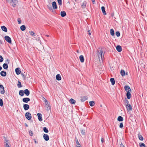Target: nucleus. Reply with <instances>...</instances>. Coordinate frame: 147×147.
Instances as JSON below:
<instances>
[{
	"label": "nucleus",
	"instance_id": "obj_1",
	"mask_svg": "<svg viewBox=\"0 0 147 147\" xmlns=\"http://www.w3.org/2000/svg\"><path fill=\"white\" fill-rule=\"evenodd\" d=\"M104 54L105 53L103 51H102V49H101V50H100V52L98 51V57L100 56L101 59H102V58L104 57Z\"/></svg>",
	"mask_w": 147,
	"mask_h": 147
},
{
	"label": "nucleus",
	"instance_id": "obj_54",
	"mask_svg": "<svg viewBox=\"0 0 147 147\" xmlns=\"http://www.w3.org/2000/svg\"><path fill=\"white\" fill-rule=\"evenodd\" d=\"M43 98H44V99L45 100V103H47V104H48V102L47 100L46 99H45L44 97H43Z\"/></svg>",
	"mask_w": 147,
	"mask_h": 147
},
{
	"label": "nucleus",
	"instance_id": "obj_2",
	"mask_svg": "<svg viewBox=\"0 0 147 147\" xmlns=\"http://www.w3.org/2000/svg\"><path fill=\"white\" fill-rule=\"evenodd\" d=\"M5 40L9 44L11 43V38L8 36H5L4 37Z\"/></svg>",
	"mask_w": 147,
	"mask_h": 147
},
{
	"label": "nucleus",
	"instance_id": "obj_11",
	"mask_svg": "<svg viewBox=\"0 0 147 147\" xmlns=\"http://www.w3.org/2000/svg\"><path fill=\"white\" fill-rule=\"evenodd\" d=\"M81 100L82 102H84L88 99V97L86 96H81L80 97Z\"/></svg>",
	"mask_w": 147,
	"mask_h": 147
},
{
	"label": "nucleus",
	"instance_id": "obj_37",
	"mask_svg": "<svg viewBox=\"0 0 147 147\" xmlns=\"http://www.w3.org/2000/svg\"><path fill=\"white\" fill-rule=\"evenodd\" d=\"M129 104H129V101L127 100L126 98H125V106H126V105H128Z\"/></svg>",
	"mask_w": 147,
	"mask_h": 147
},
{
	"label": "nucleus",
	"instance_id": "obj_59",
	"mask_svg": "<svg viewBox=\"0 0 147 147\" xmlns=\"http://www.w3.org/2000/svg\"><path fill=\"white\" fill-rule=\"evenodd\" d=\"M0 44H2L3 43L2 42V41L1 40H0Z\"/></svg>",
	"mask_w": 147,
	"mask_h": 147
},
{
	"label": "nucleus",
	"instance_id": "obj_27",
	"mask_svg": "<svg viewBox=\"0 0 147 147\" xmlns=\"http://www.w3.org/2000/svg\"><path fill=\"white\" fill-rule=\"evenodd\" d=\"M138 137L139 139L141 141L143 140L144 138L140 134V133H139L138 134Z\"/></svg>",
	"mask_w": 147,
	"mask_h": 147
},
{
	"label": "nucleus",
	"instance_id": "obj_35",
	"mask_svg": "<svg viewBox=\"0 0 147 147\" xmlns=\"http://www.w3.org/2000/svg\"><path fill=\"white\" fill-rule=\"evenodd\" d=\"M43 130L44 132L46 133L49 132V130L46 127H44L43 128Z\"/></svg>",
	"mask_w": 147,
	"mask_h": 147
},
{
	"label": "nucleus",
	"instance_id": "obj_62",
	"mask_svg": "<svg viewBox=\"0 0 147 147\" xmlns=\"http://www.w3.org/2000/svg\"><path fill=\"white\" fill-rule=\"evenodd\" d=\"M2 67L1 66H0V71L2 69Z\"/></svg>",
	"mask_w": 147,
	"mask_h": 147
},
{
	"label": "nucleus",
	"instance_id": "obj_58",
	"mask_svg": "<svg viewBox=\"0 0 147 147\" xmlns=\"http://www.w3.org/2000/svg\"><path fill=\"white\" fill-rule=\"evenodd\" d=\"M34 142L35 143H38V142L36 141L35 139H34Z\"/></svg>",
	"mask_w": 147,
	"mask_h": 147
},
{
	"label": "nucleus",
	"instance_id": "obj_55",
	"mask_svg": "<svg viewBox=\"0 0 147 147\" xmlns=\"http://www.w3.org/2000/svg\"><path fill=\"white\" fill-rule=\"evenodd\" d=\"M88 35H91V32H90V30H88Z\"/></svg>",
	"mask_w": 147,
	"mask_h": 147
},
{
	"label": "nucleus",
	"instance_id": "obj_14",
	"mask_svg": "<svg viewBox=\"0 0 147 147\" xmlns=\"http://www.w3.org/2000/svg\"><path fill=\"white\" fill-rule=\"evenodd\" d=\"M23 108L25 110H27L29 108V106L28 105L24 104L23 105Z\"/></svg>",
	"mask_w": 147,
	"mask_h": 147
},
{
	"label": "nucleus",
	"instance_id": "obj_51",
	"mask_svg": "<svg viewBox=\"0 0 147 147\" xmlns=\"http://www.w3.org/2000/svg\"><path fill=\"white\" fill-rule=\"evenodd\" d=\"M29 132L30 133V135L31 136H32L33 135V133L32 131H29Z\"/></svg>",
	"mask_w": 147,
	"mask_h": 147
},
{
	"label": "nucleus",
	"instance_id": "obj_29",
	"mask_svg": "<svg viewBox=\"0 0 147 147\" xmlns=\"http://www.w3.org/2000/svg\"><path fill=\"white\" fill-rule=\"evenodd\" d=\"M110 33L111 35L113 36L115 35V32L113 29H111L110 30Z\"/></svg>",
	"mask_w": 147,
	"mask_h": 147
},
{
	"label": "nucleus",
	"instance_id": "obj_45",
	"mask_svg": "<svg viewBox=\"0 0 147 147\" xmlns=\"http://www.w3.org/2000/svg\"><path fill=\"white\" fill-rule=\"evenodd\" d=\"M58 3L60 5H61L62 4V0H57Z\"/></svg>",
	"mask_w": 147,
	"mask_h": 147
},
{
	"label": "nucleus",
	"instance_id": "obj_7",
	"mask_svg": "<svg viewBox=\"0 0 147 147\" xmlns=\"http://www.w3.org/2000/svg\"><path fill=\"white\" fill-rule=\"evenodd\" d=\"M43 137L44 139L46 141H48L49 139L48 135L47 134H44L43 135Z\"/></svg>",
	"mask_w": 147,
	"mask_h": 147
},
{
	"label": "nucleus",
	"instance_id": "obj_56",
	"mask_svg": "<svg viewBox=\"0 0 147 147\" xmlns=\"http://www.w3.org/2000/svg\"><path fill=\"white\" fill-rule=\"evenodd\" d=\"M6 63H9V60L7 59V60H6Z\"/></svg>",
	"mask_w": 147,
	"mask_h": 147
},
{
	"label": "nucleus",
	"instance_id": "obj_46",
	"mask_svg": "<svg viewBox=\"0 0 147 147\" xmlns=\"http://www.w3.org/2000/svg\"><path fill=\"white\" fill-rule=\"evenodd\" d=\"M80 131L82 135L85 134V130H84L83 129H82Z\"/></svg>",
	"mask_w": 147,
	"mask_h": 147
},
{
	"label": "nucleus",
	"instance_id": "obj_20",
	"mask_svg": "<svg viewBox=\"0 0 147 147\" xmlns=\"http://www.w3.org/2000/svg\"><path fill=\"white\" fill-rule=\"evenodd\" d=\"M79 59L81 62L83 63L84 62V59L83 55H81L79 57Z\"/></svg>",
	"mask_w": 147,
	"mask_h": 147
},
{
	"label": "nucleus",
	"instance_id": "obj_36",
	"mask_svg": "<svg viewBox=\"0 0 147 147\" xmlns=\"http://www.w3.org/2000/svg\"><path fill=\"white\" fill-rule=\"evenodd\" d=\"M17 86L19 88H21L22 87L21 83L19 81H18V84H17Z\"/></svg>",
	"mask_w": 147,
	"mask_h": 147
},
{
	"label": "nucleus",
	"instance_id": "obj_34",
	"mask_svg": "<svg viewBox=\"0 0 147 147\" xmlns=\"http://www.w3.org/2000/svg\"><path fill=\"white\" fill-rule=\"evenodd\" d=\"M120 73L122 76H124L125 75V72L123 70H121Z\"/></svg>",
	"mask_w": 147,
	"mask_h": 147
},
{
	"label": "nucleus",
	"instance_id": "obj_42",
	"mask_svg": "<svg viewBox=\"0 0 147 147\" xmlns=\"http://www.w3.org/2000/svg\"><path fill=\"white\" fill-rule=\"evenodd\" d=\"M140 147H145V144L142 143H140Z\"/></svg>",
	"mask_w": 147,
	"mask_h": 147
},
{
	"label": "nucleus",
	"instance_id": "obj_48",
	"mask_svg": "<svg viewBox=\"0 0 147 147\" xmlns=\"http://www.w3.org/2000/svg\"><path fill=\"white\" fill-rule=\"evenodd\" d=\"M3 58L0 55V62H2L3 61Z\"/></svg>",
	"mask_w": 147,
	"mask_h": 147
},
{
	"label": "nucleus",
	"instance_id": "obj_24",
	"mask_svg": "<svg viewBox=\"0 0 147 147\" xmlns=\"http://www.w3.org/2000/svg\"><path fill=\"white\" fill-rule=\"evenodd\" d=\"M110 81L111 82V84L112 85H113L115 84V79L113 78H110Z\"/></svg>",
	"mask_w": 147,
	"mask_h": 147
},
{
	"label": "nucleus",
	"instance_id": "obj_47",
	"mask_svg": "<svg viewBox=\"0 0 147 147\" xmlns=\"http://www.w3.org/2000/svg\"><path fill=\"white\" fill-rule=\"evenodd\" d=\"M119 127L121 128H122L123 127V123H120Z\"/></svg>",
	"mask_w": 147,
	"mask_h": 147
},
{
	"label": "nucleus",
	"instance_id": "obj_5",
	"mask_svg": "<svg viewBox=\"0 0 147 147\" xmlns=\"http://www.w3.org/2000/svg\"><path fill=\"white\" fill-rule=\"evenodd\" d=\"M0 92L1 94H3L5 93V90L3 85L0 84Z\"/></svg>",
	"mask_w": 147,
	"mask_h": 147
},
{
	"label": "nucleus",
	"instance_id": "obj_17",
	"mask_svg": "<svg viewBox=\"0 0 147 147\" xmlns=\"http://www.w3.org/2000/svg\"><path fill=\"white\" fill-rule=\"evenodd\" d=\"M126 96L127 99H130L131 96V94L130 93V92L127 91L126 93Z\"/></svg>",
	"mask_w": 147,
	"mask_h": 147
},
{
	"label": "nucleus",
	"instance_id": "obj_44",
	"mask_svg": "<svg viewBox=\"0 0 147 147\" xmlns=\"http://www.w3.org/2000/svg\"><path fill=\"white\" fill-rule=\"evenodd\" d=\"M6 0L9 3H11L12 2L14 3V1H15V0Z\"/></svg>",
	"mask_w": 147,
	"mask_h": 147
},
{
	"label": "nucleus",
	"instance_id": "obj_52",
	"mask_svg": "<svg viewBox=\"0 0 147 147\" xmlns=\"http://www.w3.org/2000/svg\"><path fill=\"white\" fill-rule=\"evenodd\" d=\"M18 24H20L21 23V21L20 18L18 19Z\"/></svg>",
	"mask_w": 147,
	"mask_h": 147
},
{
	"label": "nucleus",
	"instance_id": "obj_21",
	"mask_svg": "<svg viewBox=\"0 0 147 147\" xmlns=\"http://www.w3.org/2000/svg\"><path fill=\"white\" fill-rule=\"evenodd\" d=\"M56 78L57 80L59 81L61 80V78L60 75L58 74L56 75Z\"/></svg>",
	"mask_w": 147,
	"mask_h": 147
},
{
	"label": "nucleus",
	"instance_id": "obj_53",
	"mask_svg": "<svg viewBox=\"0 0 147 147\" xmlns=\"http://www.w3.org/2000/svg\"><path fill=\"white\" fill-rule=\"evenodd\" d=\"M101 141L102 143H103L105 142V140L103 138H102L101 139Z\"/></svg>",
	"mask_w": 147,
	"mask_h": 147
},
{
	"label": "nucleus",
	"instance_id": "obj_23",
	"mask_svg": "<svg viewBox=\"0 0 147 147\" xmlns=\"http://www.w3.org/2000/svg\"><path fill=\"white\" fill-rule=\"evenodd\" d=\"M101 10L102 11V13L104 15H106L107 14V13L105 11V7L104 6H102L101 7Z\"/></svg>",
	"mask_w": 147,
	"mask_h": 147
},
{
	"label": "nucleus",
	"instance_id": "obj_28",
	"mask_svg": "<svg viewBox=\"0 0 147 147\" xmlns=\"http://www.w3.org/2000/svg\"><path fill=\"white\" fill-rule=\"evenodd\" d=\"M117 120L119 121H122L123 120V118L122 116H119L117 118Z\"/></svg>",
	"mask_w": 147,
	"mask_h": 147
},
{
	"label": "nucleus",
	"instance_id": "obj_38",
	"mask_svg": "<svg viewBox=\"0 0 147 147\" xmlns=\"http://www.w3.org/2000/svg\"><path fill=\"white\" fill-rule=\"evenodd\" d=\"M0 105L1 107L3 105V101L1 98H0Z\"/></svg>",
	"mask_w": 147,
	"mask_h": 147
},
{
	"label": "nucleus",
	"instance_id": "obj_64",
	"mask_svg": "<svg viewBox=\"0 0 147 147\" xmlns=\"http://www.w3.org/2000/svg\"><path fill=\"white\" fill-rule=\"evenodd\" d=\"M26 127H28V125H27V124H26Z\"/></svg>",
	"mask_w": 147,
	"mask_h": 147
},
{
	"label": "nucleus",
	"instance_id": "obj_3",
	"mask_svg": "<svg viewBox=\"0 0 147 147\" xmlns=\"http://www.w3.org/2000/svg\"><path fill=\"white\" fill-rule=\"evenodd\" d=\"M25 116L28 120H30L32 118L31 114L29 112H26L25 113Z\"/></svg>",
	"mask_w": 147,
	"mask_h": 147
},
{
	"label": "nucleus",
	"instance_id": "obj_39",
	"mask_svg": "<svg viewBox=\"0 0 147 147\" xmlns=\"http://www.w3.org/2000/svg\"><path fill=\"white\" fill-rule=\"evenodd\" d=\"M76 143L77 147V146H80V144L79 142H78L77 138H76Z\"/></svg>",
	"mask_w": 147,
	"mask_h": 147
},
{
	"label": "nucleus",
	"instance_id": "obj_12",
	"mask_svg": "<svg viewBox=\"0 0 147 147\" xmlns=\"http://www.w3.org/2000/svg\"><path fill=\"white\" fill-rule=\"evenodd\" d=\"M37 115L38 116V120L40 121H42V114L40 113H38L37 114Z\"/></svg>",
	"mask_w": 147,
	"mask_h": 147
},
{
	"label": "nucleus",
	"instance_id": "obj_13",
	"mask_svg": "<svg viewBox=\"0 0 147 147\" xmlns=\"http://www.w3.org/2000/svg\"><path fill=\"white\" fill-rule=\"evenodd\" d=\"M24 94H25L26 96H28L30 94V92L28 89H26L24 91Z\"/></svg>",
	"mask_w": 147,
	"mask_h": 147
},
{
	"label": "nucleus",
	"instance_id": "obj_8",
	"mask_svg": "<svg viewBox=\"0 0 147 147\" xmlns=\"http://www.w3.org/2000/svg\"><path fill=\"white\" fill-rule=\"evenodd\" d=\"M30 100V99L29 98L26 97L22 99V101L23 102L27 103Z\"/></svg>",
	"mask_w": 147,
	"mask_h": 147
},
{
	"label": "nucleus",
	"instance_id": "obj_60",
	"mask_svg": "<svg viewBox=\"0 0 147 147\" xmlns=\"http://www.w3.org/2000/svg\"><path fill=\"white\" fill-rule=\"evenodd\" d=\"M111 16H112V17H113L114 16V13H111Z\"/></svg>",
	"mask_w": 147,
	"mask_h": 147
},
{
	"label": "nucleus",
	"instance_id": "obj_50",
	"mask_svg": "<svg viewBox=\"0 0 147 147\" xmlns=\"http://www.w3.org/2000/svg\"><path fill=\"white\" fill-rule=\"evenodd\" d=\"M86 6V4L84 3H83L82 5V7L83 8H84Z\"/></svg>",
	"mask_w": 147,
	"mask_h": 147
},
{
	"label": "nucleus",
	"instance_id": "obj_22",
	"mask_svg": "<svg viewBox=\"0 0 147 147\" xmlns=\"http://www.w3.org/2000/svg\"><path fill=\"white\" fill-rule=\"evenodd\" d=\"M61 17H63L66 16V13L65 11H63L61 12Z\"/></svg>",
	"mask_w": 147,
	"mask_h": 147
},
{
	"label": "nucleus",
	"instance_id": "obj_63",
	"mask_svg": "<svg viewBox=\"0 0 147 147\" xmlns=\"http://www.w3.org/2000/svg\"><path fill=\"white\" fill-rule=\"evenodd\" d=\"M46 36H47V37H48V36H49V35H46Z\"/></svg>",
	"mask_w": 147,
	"mask_h": 147
},
{
	"label": "nucleus",
	"instance_id": "obj_40",
	"mask_svg": "<svg viewBox=\"0 0 147 147\" xmlns=\"http://www.w3.org/2000/svg\"><path fill=\"white\" fill-rule=\"evenodd\" d=\"M30 35L32 36H36L35 34V33L33 32V31H30Z\"/></svg>",
	"mask_w": 147,
	"mask_h": 147
},
{
	"label": "nucleus",
	"instance_id": "obj_4",
	"mask_svg": "<svg viewBox=\"0 0 147 147\" xmlns=\"http://www.w3.org/2000/svg\"><path fill=\"white\" fill-rule=\"evenodd\" d=\"M4 142V146L5 147H10L9 145V141L6 138H5Z\"/></svg>",
	"mask_w": 147,
	"mask_h": 147
},
{
	"label": "nucleus",
	"instance_id": "obj_18",
	"mask_svg": "<svg viewBox=\"0 0 147 147\" xmlns=\"http://www.w3.org/2000/svg\"><path fill=\"white\" fill-rule=\"evenodd\" d=\"M1 28L2 30L5 32H7V28L4 26H1Z\"/></svg>",
	"mask_w": 147,
	"mask_h": 147
},
{
	"label": "nucleus",
	"instance_id": "obj_49",
	"mask_svg": "<svg viewBox=\"0 0 147 147\" xmlns=\"http://www.w3.org/2000/svg\"><path fill=\"white\" fill-rule=\"evenodd\" d=\"M21 74L22 76V77L23 78H24V80H25V79L26 76L23 73H21Z\"/></svg>",
	"mask_w": 147,
	"mask_h": 147
},
{
	"label": "nucleus",
	"instance_id": "obj_61",
	"mask_svg": "<svg viewBox=\"0 0 147 147\" xmlns=\"http://www.w3.org/2000/svg\"><path fill=\"white\" fill-rule=\"evenodd\" d=\"M92 2L93 3H94L95 2V0H91Z\"/></svg>",
	"mask_w": 147,
	"mask_h": 147
},
{
	"label": "nucleus",
	"instance_id": "obj_19",
	"mask_svg": "<svg viewBox=\"0 0 147 147\" xmlns=\"http://www.w3.org/2000/svg\"><path fill=\"white\" fill-rule=\"evenodd\" d=\"M0 75L3 77H5L6 76L7 73L6 71H2L0 72Z\"/></svg>",
	"mask_w": 147,
	"mask_h": 147
},
{
	"label": "nucleus",
	"instance_id": "obj_33",
	"mask_svg": "<svg viewBox=\"0 0 147 147\" xmlns=\"http://www.w3.org/2000/svg\"><path fill=\"white\" fill-rule=\"evenodd\" d=\"M20 29L22 31H24L26 29V26L25 25H23L21 26Z\"/></svg>",
	"mask_w": 147,
	"mask_h": 147
},
{
	"label": "nucleus",
	"instance_id": "obj_15",
	"mask_svg": "<svg viewBox=\"0 0 147 147\" xmlns=\"http://www.w3.org/2000/svg\"><path fill=\"white\" fill-rule=\"evenodd\" d=\"M116 49L119 52L121 51L122 50V49L121 47L119 45H117L116 47Z\"/></svg>",
	"mask_w": 147,
	"mask_h": 147
},
{
	"label": "nucleus",
	"instance_id": "obj_9",
	"mask_svg": "<svg viewBox=\"0 0 147 147\" xmlns=\"http://www.w3.org/2000/svg\"><path fill=\"white\" fill-rule=\"evenodd\" d=\"M52 5L53 8L54 9H56L57 8V5L56 2L55 1H53V2Z\"/></svg>",
	"mask_w": 147,
	"mask_h": 147
},
{
	"label": "nucleus",
	"instance_id": "obj_41",
	"mask_svg": "<svg viewBox=\"0 0 147 147\" xmlns=\"http://www.w3.org/2000/svg\"><path fill=\"white\" fill-rule=\"evenodd\" d=\"M47 7H48V8H49V10L51 11H52L53 10L52 8L51 7V6L50 5H47Z\"/></svg>",
	"mask_w": 147,
	"mask_h": 147
},
{
	"label": "nucleus",
	"instance_id": "obj_30",
	"mask_svg": "<svg viewBox=\"0 0 147 147\" xmlns=\"http://www.w3.org/2000/svg\"><path fill=\"white\" fill-rule=\"evenodd\" d=\"M89 104L90 106L93 107L95 104V102L94 101H90Z\"/></svg>",
	"mask_w": 147,
	"mask_h": 147
},
{
	"label": "nucleus",
	"instance_id": "obj_26",
	"mask_svg": "<svg viewBox=\"0 0 147 147\" xmlns=\"http://www.w3.org/2000/svg\"><path fill=\"white\" fill-rule=\"evenodd\" d=\"M69 102L71 104H75L76 102V100L73 98H71Z\"/></svg>",
	"mask_w": 147,
	"mask_h": 147
},
{
	"label": "nucleus",
	"instance_id": "obj_16",
	"mask_svg": "<svg viewBox=\"0 0 147 147\" xmlns=\"http://www.w3.org/2000/svg\"><path fill=\"white\" fill-rule=\"evenodd\" d=\"M124 89L127 92V91H129V92L131 91V89L129 86H125L124 87Z\"/></svg>",
	"mask_w": 147,
	"mask_h": 147
},
{
	"label": "nucleus",
	"instance_id": "obj_6",
	"mask_svg": "<svg viewBox=\"0 0 147 147\" xmlns=\"http://www.w3.org/2000/svg\"><path fill=\"white\" fill-rule=\"evenodd\" d=\"M126 107L127 111H131L132 109V107L130 104L128 105H126Z\"/></svg>",
	"mask_w": 147,
	"mask_h": 147
},
{
	"label": "nucleus",
	"instance_id": "obj_10",
	"mask_svg": "<svg viewBox=\"0 0 147 147\" xmlns=\"http://www.w3.org/2000/svg\"><path fill=\"white\" fill-rule=\"evenodd\" d=\"M15 71L16 74L18 75L21 74V71L20 68H17L15 69Z\"/></svg>",
	"mask_w": 147,
	"mask_h": 147
},
{
	"label": "nucleus",
	"instance_id": "obj_25",
	"mask_svg": "<svg viewBox=\"0 0 147 147\" xmlns=\"http://www.w3.org/2000/svg\"><path fill=\"white\" fill-rule=\"evenodd\" d=\"M3 68L5 69H7L8 68V65L7 63H4L3 65Z\"/></svg>",
	"mask_w": 147,
	"mask_h": 147
},
{
	"label": "nucleus",
	"instance_id": "obj_43",
	"mask_svg": "<svg viewBox=\"0 0 147 147\" xmlns=\"http://www.w3.org/2000/svg\"><path fill=\"white\" fill-rule=\"evenodd\" d=\"M115 34H116V35L118 37H119L120 35V32L119 31L116 32L115 33Z\"/></svg>",
	"mask_w": 147,
	"mask_h": 147
},
{
	"label": "nucleus",
	"instance_id": "obj_57",
	"mask_svg": "<svg viewBox=\"0 0 147 147\" xmlns=\"http://www.w3.org/2000/svg\"><path fill=\"white\" fill-rule=\"evenodd\" d=\"M120 147H124L123 145L122 144H120Z\"/></svg>",
	"mask_w": 147,
	"mask_h": 147
},
{
	"label": "nucleus",
	"instance_id": "obj_32",
	"mask_svg": "<svg viewBox=\"0 0 147 147\" xmlns=\"http://www.w3.org/2000/svg\"><path fill=\"white\" fill-rule=\"evenodd\" d=\"M45 105L47 106L46 110L47 111L51 109V107L48 104H47V103H45Z\"/></svg>",
	"mask_w": 147,
	"mask_h": 147
},
{
	"label": "nucleus",
	"instance_id": "obj_31",
	"mask_svg": "<svg viewBox=\"0 0 147 147\" xmlns=\"http://www.w3.org/2000/svg\"><path fill=\"white\" fill-rule=\"evenodd\" d=\"M19 95L21 96H23L24 94V91L23 90H21L19 92Z\"/></svg>",
	"mask_w": 147,
	"mask_h": 147
}]
</instances>
